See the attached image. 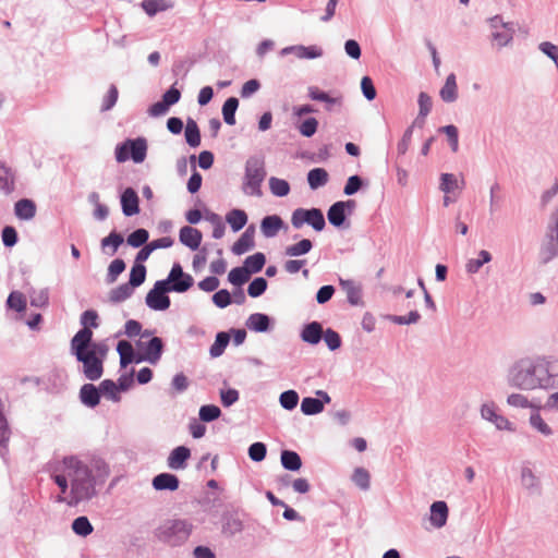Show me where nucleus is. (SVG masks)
Returning <instances> with one entry per match:
<instances>
[{
  "label": "nucleus",
  "mask_w": 558,
  "mask_h": 558,
  "mask_svg": "<svg viewBox=\"0 0 558 558\" xmlns=\"http://www.w3.org/2000/svg\"><path fill=\"white\" fill-rule=\"evenodd\" d=\"M281 464L287 470L298 471L302 466V461L295 451L283 450L281 452Z\"/></svg>",
  "instance_id": "obj_28"
},
{
  "label": "nucleus",
  "mask_w": 558,
  "mask_h": 558,
  "mask_svg": "<svg viewBox=\"0 0 558 558\" xmlns=\"http://www.w3.org/2000/svg\"><path fill=\"white\" fill-rule=\"evenodd\" d=\"M80 398L85 405L95 408L100 400L99 389L93 384H85L80 390Z\"/></svg>",
  "instance_id": "obj_20"
},
{
  "label": "nucleus",
  "mask_w": 558,
  "mask_h": 558,
  "mask_svg": "<svg viewBox=\"0 0 558 558\" xmlns=\"http://www.w3.org/2000/svg\"><path fill=\"white\" fill-rule=\"evenodd\" d=\"M301 337H302V340L307 343H311V344L318 343L323 337L322 325L317 322L310 323L302 330Z\"/></svg>",
  "instance_id": "obj_22"
},
{
  "label": "nucleus",
  "mask_w": 558,
  "mask_h": 558,
  "mask_svg": "<svg viewBox=\"0 0 558 558\" xmlns=\"http://www.w3.org/2000/svg\"><path fill=\"white\" fill-rule=\"evenodd\" d=\"M250 270L244 267H235L229 272L228 279L234 286H242L250 279Z\"/></svg>",
  "instance_id": "obj_41"
},
{
  "label": "nucleus",
  "mask_w": 558,
  "mask_h": 558,
  "mask_svg": "<svg viewBox=\"0 0 558 558\" xmlns=\"http://www.w3.org/2000/svg\"><path fill=\"white\" fill-rule=\"evenodd\" d=\"M440 97L446 102H452L458 97V86L454 74H449L446 78L445 85L440 89Z\"/></svg>",
  "instance_id": "obj_23"
},
{
  "label": "nucleus",
  "mask_w": 558,
  "mask_h": 558,
  "mask_svg": "<svg viewBox=\"0 0 558 558\" xmlns=\"http://www.w3.org/2000/svg\"><path fill=\"white\" fill-rule=\"evenodd\" d=\"M148 236L147 230L137 229L128 236V243L133 247H140L147 242Z\"/></svg>",
  "instance_id": "obj_54"
},
{
  "label": "nucleus",
  "mask_w": 558,
  "mask_h": 558,
  "mask_svg": "<svg viewBox=\"0 0 558 558\" xmlns=\"http://www.w3.org/2000/svg\"><path fill=\"white\" fill-rule=\"evenodd\" d=\"M350 211L355 208V202L349 199L347 202H337L330 206L327 213L328 220L331 225L340 227L345 220V209Z\"/></svg>",
  "instance_id": "obj_11"
},
{
  "label": "nucleus",
  "mask_w": 558,
  "mask_h": 558,
  "mask_svg": "<svg viewBox=\"0 0 558 558\" xmlns=\"http://www.w3.org/2000/svg\"><path fill=\"white\" fill-rule=\"evenodd\" d=\"M179 238L182 244L194 251L199 247L203 235L199 230L185 226L181 228Z\"/></svg>",
  "instance_id": "obj_14"
},
{
  "label": "nucleus",
  "mask_w": 558,
  "mask_h": 558,
  "mask_svg": "<svg viewBox=\"0 0 558 558\" xmlns=\"http://www.w3.org/2000/svg\"><path fill=\"white\" fill-rule=\"evenodd\" d=\"M227 222L231 226L233 231L241 230L247 222L245 211L241 209H232L226 217Z\"/></svg>",
  "instance_id": "obj_30"
},
{
  "label": "nucleus",
  "mask_w": 558,
  "mask_h": 558,
  "mask_svg": "<svg viewBox=\"0 0 558 558\" xmlns=\"http://www.w3.org/2000/svg\"><path fill=\"white\" fill-rule=\"evenodd\" d=\"M123 238L117 232H111L108 236L101 240L102 247L111 246V255L114 254L118 247L122 244Z\"/></svg>",
  "instance_id": "obj_58"
},
{
  "label": "nucleus",
  "mask_w": 558,
  "mask_h": 558,
  "mask_svg": "<svg viewBox=\"0 0 558 558\" xmlns=\"http://www.w3.org/2000/svg\"><path fill=\"white\" fill-rule=\"evenodd\" d=\"M534 359L522 357L511 367L508 376V383L511 387L522 390H534Z\"/></svg>",
  "instance_id": "obj_3"
},
{
  "label": "nucleus",
  "mask_w": 558,
  "mask_h": 558,
  "mask_svg": "<svg viewBox=\"0 0 558 558\" xmlns=\"http://www.w3.org/2000/svg\"><path fill=\"white\" fill-rule=\"evenodd\" d=\"M329 180V174L324 168H314L307 173V182L312 190L324 186Z\"/></svg>",
  "instance_id": "obj_25"
},
{
  "label": "nucleus",
  "mask_w": 558,
  "mask_h": 558,
  "mask_svg": "<svg viewBox=\"0 0 558 558\" xmlns=\"http://www.w3.org/2000/svg\"><path fill=\"white\" fill-rule=\"evenodd\" d=\"M291 223L296 229H300L304 223H307L316 231H322L326 225L323 211L318 208L295 209L291 217Z\"/></svg>",
  "instance_id": "obj_7"
},
{
  "label": "nucleus",
  "mask_w": 558,
  "mask_h": 558,
  "mask_svg": "<svg viewBox=\"0 0 558 558\" xmlns=\"http://www.w3.org/2000/svg\"><path fill=\"white\" fill-rule=\"evenodd\" d=\"M239 106V100L235 97L228 98L222 106V116L227 124L233 125L235 123V111Z\"/></svg>",
  "instance_id": "obj_33"
},
{
  "label": "nucleus",
  "mask_w": 558,
  "mask_h": 558,
  "mask_svg": "<svg viewBox=\"0 0 558 558\" xmlns=\"http://www.w3.org/2000/svg\"><path fill=\"white\" fill-rule=\"evenodd\" d=\"M535 389L548 388L553 379L558 376V360L547 357L534 359Z\"/></svg>",
  "instance_id": "obj_6"
},
{
  "label": "nucleus",
  "mask_w": 558,
  "mask_h": 558,
  "mask_svg": "<svg viewBox=\"0 0 558 558\" xmlns=\"http://www.w3.org/2000/svg\"><path fill=\"white\" fill-rule=\"evenodd\" d=\"M125 269V263L117 258L112 260L108 268V281L110 283L114 282L120 274H122Z\"/></svg>",
  "instance_id": "obj_57"
},
{
  "label": "nucleus",
  "mask_w": 558,
  "mask_h": 558,
  "mask_svg": "<svg viewBox=\"0 0 558 558\" xmlns=\"http://www.w3.org/2000/svg\"><path fill=\"white\" fill-rule=\"evenodd\" d=\"M266 289H267V281L264 278L259 277V278H255L250 283V286L247 288V293L252 298H257V296L262 295Z\"/></svg>",
  "instance_id": "obj_55"
},
{
  "label": "nucleus",
  "mask_w": 558,
  "mask_h": 558,
  "mask_svg": "<svg viewBox=\"0 0 558 558\" xmlns=\"http://www.w3.org/2000/svg\"><path fill=\"white\" fill-rule=\"evenodd\" d=\"M323 410H324V403L319 399L306 397L302 400L301 411L305 415H315V414L323 412Z\"/></svg>",
  "instance_id": "obj_32"
},
{
  "label": "nucleus",
  "mask_w": 558,
  "mask_h": 558,
  "mask_svg": "<svg viewBox=\"0 0 558 558\" xmlns=\"http://www.w3.org/2000/svg\"><path fill=\"white\" fill-rule=\"evenodd\" d=\"M230 337L227 332H219L216 336L214 344L210 347V355L217 357L221 355L228 345Z\"/></svg>",
  "instance_id": "obj_44"
},
{
  "label": "nucleus",
  "mask_w": 558,
  "mask_h": 558,
  "mask_svg": "<svg viewBox=\"0 0 558 558\" xmlns=\"http://www.w3.org/2000/svg\"><path fill=\"white\" fill-rule=\"evenodd\" d=\"M7 303L10 308L15 310L16 312H23L26 308V299L17 291L10 293Z\"/></svg>",
  "instance_id": "obj_51"
},
{
  "label": "nucleus",
  "mask_w": 558,
  "mask_h": 558,
  "mask_svg": "<svg viewBox=\"0 0 558 558\" xmlns=\"http://www.w3.org/2000/svg\"><path fill=\"white\" fill-rule=\"evenodd\" d=\"M117 351L120 354V363L121 366H126L128 364L133 362L134 350L132 344L129 341L121 340L118 342Z\"/></svg>",
  "instance_id": "obj_34"
},
{
  "label": "nucleus",
  "mask_w": 558,
  "mask_h": 558,
  "mask_svg": "<svg viewBox=\"0 0 558 558\" xmlns=\"http://www.w3.org/2000/svg\"><path fill=\"white\" fill-rule=\"evenodd\" d=\"M282 219L277 215H272L267 216L262 220L260 229L266 238H272L279 232V230L282 228Z\"/></svg>",
  "instance_id": "obj_19"
},
{
  "label": "nucleus",
  "mask_w": 558,
  "mask_h": 558,
  "mask_svg": "<svg viewBox=\"0 0 558 558\" xmlns=\"http://www.w3.org/2000/svg\"><path fill=\"white\" fill-rule=\"evenodd\" d=\"M270 192L279 197L287 196L290 193V184L283 179L271 177L269 179Z\"/></svg>",
  "instance_id": "obj_37"
},
{
  "label": "nucleus",
  "mask_w": 558,
  "mask_h": 558,
  "mask_svg": "<svg viewBox=\"0 0 558 558\" xmlns=\"http://www.w3.org/2000/svg\"><path fill=\"white\" fill-rule=\"evenodd\" d=\"M170 291L168 282L165 280L157 281L154 288L146 295V304L155 311H165L170 306V299L166 294Z\"/></svg>",
  "instance_id": "obj_8"
},
{
  "label": "nucleus",
  "mask_w": 558,
  "mask_h": 558,
  "mask_svg": "<svg viewBox=\"0 0 558 558\" xmlns=\"http://www.w3.org/2000/svg\"><path fill=\"white\" fill-rule=\"evenodd\" d=\"M52 478L61 489L59 502L76 506L96 495L90 469L75 457L64 458L61 469L54 471Z\"/></svg>",
  "instance_id": "obj_1"
},
{
  "label": "nucleus",
  "mask_w": 558,
  "mask_h": 558,
  "mask_svg": "<svg viewBox=\"0 0 558 558\" xmlns=\"http://www.w3.org/2000/svg\"><path fill=\"white\" fill-rule=\"evenodd\" d=\"M441 131L448 136L451 149L453 153L458 151L459 141H458V129L454 125H446L441 128Z\"/></svg>",
  "instance_id": "obj_63"
},
{
  "label": "nucleus",
  "mask_w": 558,
  "mask_h": 558,
  "mask_svg": "<svg viewBox=\"0 0 558 558\" xmlns=\"http://www.w3.org/2000/svg\"><path fill=\"white\" fill-rule=\"evenodd\" d=\"M267 448L263 442H254L248 448V457L255 461L260 462L265 459Z\"/></svg>",
  "instance_id": "obj_56"
},
{
  "label": "nucleus",
  "mask_w": 558,
  "mask_h": 558,
  "mask_svg": "<svg viewBox=\"0 0 558 558\" xmlns=\"http://www.w3.org/2000/svg\"><path fill=\"white\" fill-rule=\"evenodd\" d=\"M313 247V243L308 239H303L298 243L289 245L284 250V254L290 257H296L307 254Z\"/></svg>",
  "instance_id": "obj_27"
},
{
  "label": "nucleus",
  "mask_w": 558,
  "mask_h": 558,
  "mask_svg": "<svg viewBox=\"0 0 558 558\" xmlns=\"http://www.w3.org/2000/svg\"><path fill=\"white\" fill-rule=\"evenodd\" d=\"M492 260V255L489 252L482 250L478 253V258H472L466 263V270L470 274H476L480 268Z\"/></svg>",
  "instance_id": "obj_38"
},
{
  "label": "nucleus",
  "mask_w": 558,
  "mask_h": 558,
  "mask_svg": "<svg viewBox=\"0 0 558 558\" xmlns=\"http://www.w3.org/2000/svg\"><path fill=\"white\" fill-rule=\"evenodd\" d=\"M166 281L168 282L170 290L175 292H185L193 284L192 276L184 274L182 267L179 264L173 265L168 276V280Z\"/></svg>",
  "instance_id": "obj_10"
},
{
  "label": "nucleus",
  "mask_w": 558,
  "mask_h": 558,
  "mask_svg": "<svg viewBox=\"0 0 558 558\" xmlns=\"http://www.w3.org/2000/svg\"><path fill=\"white\" fill-rule=\"evenodd\" d=\"M507 403L514 408H536L539 409V405H534L532 402L529 401V399L522 395V393H511L507 398Z\"/></svg>",
  "instance_id": "obj_49"
},
{
  "label": "nucleus",
  "mask_w": 558,
  "mask_h": 558,
  "mask_svg": "<svg viewBox=\"0 0 558 558\" xmlns=\"http://www.w3.org/2000/svg\"><path fill=\"white\" fill-rule=\"evenodd\" d=\"M185 140L192 147H197L201 144V132L197 123L193 119H189L186 122Z\"/></svg>",
  "instance_id": "obj_31"
},
{
  "label": "nucleus",
  "mask_w": 558,
  "mask_h": 558,
  "mask_svg": "<svg viewBox=\"0 0 558 558\" xmlns=\"http://www.w3.org/2000/svg\"><path fill=\"white\" fill-rule=\"evenodd\" d=\"M146 278V268L142 264H135L130 274L129 283L132 288L141 286Z\"/></svg>",
  "instance_id": "obj_42"
},
{
  "label": "nucleus",
  "mask_w": 558,
  "mask_h": 558,
  "mask_svg": "<svg viewBox=\"0 0 558 558\" xmlns=\"http://www.w3.org/2000/svg\"><path fill=\"white\" fill-rule=\"evenodd\" d=\"M254 245V229L250 227L242 233L239 240L233 244L232 252L236 255H242L252 250Z\"/></svg>",
  "instance_id": "obj_17"
},
{
  "label": "nucleus",
  "mask_w": 558,
  "mask_h": 558,
  "mask_svg": "<svg viewBox=\"0 0 558 558\" xmlns=\"http://www.w3.org/2000/svg\"><path fill=\"white\" fill-rule=\"evenodd\" d=\"M192 524L185 520H168L157 530V537L172 546H177L185 542L191 532Z\"/></svg>",
  "instance_id": "obj_5"
},
{
  "label": "nucleus",
  "mask_w": 558,
  "mask_h": 558,
  "mask_svg": "<svg viewBox=\"0 0 558 558\" xmlns=\"http://www.w3.org/2000/svg\"><path fill=\"white\" fill-rule=\"evenodd\" d=\"M122 210L125 216H133L138 214V196L136 192L128 187L121 195Z\"/></svg>",
  "instance_id": "obj_16"
},
{
  "label": "nucleus",
  "mask_w": 558,
  "mask_h": 558,
  "mask_svg": "<svg viewBox=\"0 0 558 558\" xmlns=\"http://www.w3.org/2000/svg\"><path fill=\"white\" fill-rule=\"evenodd\" d=\"M99 392L104 393L113 401L120 400L119 388L117 384L110 379H105L101 381L99 386Z\"/></svg>",
  "instance_id": "obj_47"
},
{
  "label": "nucleus",
  "mask_w": 558,
  "mask_h": 558,
  "mask_svg": "<svg viewBox=\"0 0 558 558\" xmlns=\"http://www.w3.org/2000/svg\"><path fill=\"white\" fill-rule=\"evenodd\" d=\"M361 88L363 95L367 100H373L376 97V89L373 84V81L369 76H363L361 80Z\"/></svg>",
  "instance_id": "obj_62"
},
{
  "label": "nucleus",
  "mask_w": 558,
  "mask_h": 558,
  "mask_svg": "<svg viewBox=\"0 0 558 558\" xmlns=\"http://www.w3.org/2000/svg\"><path fill=\"white\" fill-rule=\"evenodd\" d=\"M324 340L330 350H337L341 345V338L338 332L332 329H327L324 332Z\"/></svg>",
  "instance_id": "obj_61"
},
{
  "label": "nucleus",
  "mask_w": 558,
  "mask_h": 558,
  "mask_svg": "<svg viewBox=\"0 0 558 558\" xmlns=\"http://www.w3.org/2000/svg\"><path fill=\"white\" fill-rule=\"evenodd\" d=\"M118 95H119L118 88L114 85H111L107 95L104 97L101 110L102 111L110 110L116 105V102L118 100Z\"/></svg>",
  "instance_id": "obj_60"
},
{
  "label": "nucleus",
  "mask_w": 558,
  "mask_h": 558,
  "mask_svg": "<svg viewBox=\"0 0 558 558\" xmlns=\"http://www.w3.org/2000/svg\"><path fill=\"white\" fill-rule=\"evenodd\" d=\"M35 204L29 199H21L15 204V215L20 219H32L35 216Z\"/></svg>",
  "instance_id": "obj_29"
},
{
  "label": "nucleus",
  "mask_w": 558,
  "mask_h": 558,
  "mask_svg": "<svg viewBox=\"0 0 558 558\" xmlns=\"http://www.w3.org/2000/svg\"><path fill=\"white\" fill-rule=\"evenodd\" d=\"M71 351L83 364V373L89 380H97L104 373V361L108 348L104 343L93 342L90 328H82L71 340Z\"/></svg>",
  "instance_id": "obj_2"
},
{
  "label": "nucleus",
  "mask_w": 558,
  "mask_h": 558,
  "mask_svg": "<svg viewBox=\"0 0 558 558\" xmlns=\"http://www.w3.org/2000/svg\"><path fill=\"white\" fill-rule=\"evenodd\" d=\"M221 415V411L217 405L208 404L199 409V418L204 422H211Z\"/></svg>",
  "instance_id": "obj_52"
},
{
  "label": "nucleus",
  "mask_w": 558,
  "mask_h": 558,
  "mask_svg": "<svg viewBox=\"0 0 558 558\" xmlns=\"http://www.w3.org/2000/svg\"><path fill=\"white\" fill-rule=\"evenodd\" d=\"M369 473L364 468H356L352 475V481L356 486H359L361 489H368L369 488Z\"/></svg>",
  "instance_id": "obj_46"
},
{
  "label": "nucleus",
  "mask_w": 558,
  "mask_h": 558,
  "mask_svg": "<svg viewBox=\"0 0 558 558\" xmlns=\"http://www.w3.org/2000/svg\"><path fill=\"white\" fill-rule=\"evenodd\" d=\"M162 348L163 344L161 339L158 337H154L145 347L143 355L137 360V362L147 361L151 364H156L160 360Z\"/></svg>",
  "instance_id": "obj_13"
},
{
  "label": "nucleus",
  "mask_w": 558,
  "mask_h": 558,
  "mask_svg": "<svg viewBox=\"0 0 558 558\" xmlns=\"http://www.w3.org/2000/svg\"><path fill=\"white\" fill-rule=\"evenodd\" d=\"M269 326V318L264 314H252L247 320V327L255 331H266Z\"/></svg>",
  "instance_id": "obj_39"
},
{
  "label": "nucleus",
  "mask_w": 558,
  "mask_h": 558,
  "mask_svg": "<svg viewBox=\"0 0 558 558\" xmlns=\"http://www.w3.org/2000/svg\"><path fill=\"white\" fill-rule=\"evenodd\" d=\"M318 121L315 118H308L299 126V131L303 136L311 137L317 131Z\"/></svg>",
  "instance_id": "obj_59"
},
{
  "label": "nucleus",
  "mask_w": 558,
  "mask_h": 558,
  "mask_svg": "<svg viewBox=\"0 0 558 558\" xmlns=\"http://www.w3.org/2000/svg\"><path fill=\"white\" fill-rule=\"evenodd\" d=\"M133 289L134 288H132L129 282L117 287L110 292V301L113 303H119L129 299L133 293Z\"/></svg>",
  "instance_id": "obj_40"
},
{
  "label": "nucleus",
  "mask_w": 558,
  "mask_h": 558,
  "mask_svg": "<svg viewBox=\"0 0 558 558\" xmlns=\"http://www.w3.org/2000/svg\"><path fill=\"white\" fill-rule=\"evenodd\" d=\"M308 96L311 99L324 101L328 104V106L336 104L340 105L342 100L341 97H330L327 93L320 90L318 87L315 86L308 88ZM327 109H330V107H328Z\"/></svg>",
  "instance_id": "obj_36"
},
{
  "label": "nucleus",
  "mask_w": 558,
  "mask_h": 558,
  "mask_svg": "<svg viewBox=\"0 0 558 558\" xmlns=\"http://www.w3.org/2000/svg\"><path fill=\"white\" fill-rule=\"evenodd\" d=\"M153 487L156 490H177L179 478L170 473H160L153 478Z\"/></svg>",
  "instance_id": "obj_18"
},
{
  "label": "nucleus",
  "mask_w": 558,
  "mask_h": 558,
  "mask_svg": "<svg viewBox=\"0 0 558 558\" xmlns=\"http://www.w3.org/2000/svg\"><path fill=\"white\" fill-rule=\"evenodd\" d=\"M293 52L298 58H306V59H314L322 56V50L319 48H316L314 46L311 47H304V46H293V47H287L282 49V53H289Z\"/></svg>",
  "instance_id": "obj_24"
},
{
  "label": "nucleus",
  "mask_w": 558,
  "mask_h": 558,
  "mask_svg": "<svg viewBox=\"0 0 558 558\" xmlns=\"http://www.w3.org/2000/svg\"><path fill=\"white\" fill-rule=\"evenodd\" d=\"M265 162L262 158L251 157L245 165L243 191L247 195H262V183L265 180Z\"/></svg>",
  "instance_id": "obj_4"
},
{
  "label": "nucleus",
  "mask_w": 558,
  "mask_h": 558,
  "mask_svg": "<svg viewBox=\"0 0 558 558\" xmlns=\"http://www.w3.org/2000/svg\"><path fill=\"white\" fill-rule=\"evenodd\" d=\"M14 178L11 169L3 162H0V189L9 192L13 185Z\"/></svg>",
  "instance_id": "obj_48"
},
{
  "label": "nucleus",
  "mask_w": 558,
  "mask_h": 558,
  "mask_svg": "<svg viewBox=\"0 0 558 558\" xmlns=\"http://www.w3.org/2000/svg\"><path fill=\"white\" fill-rule=\"evenodd\" d=\"M539 49L548 56L558 66V47L549 41H544L539 45Z\"/></svg>",
  "instance_id": "obj_64"
},
{
  "label": "nucleus",
  "mask_w": 558,
  "mask_h": 558,
  "mask_svg": "<svg viewBox=\"0 0 558 558\" xmlns=\"http://www.w3.org/2000/svg\"><path fill=\"white\" fill-rule=\"evenodd\" d=\"M73 531L81 536H87L93 532V526L86 517H78L72 523Z\"/></svg>",
  "instance_id": "obj_50"
},
{
  "label": "nucleus",
  "mask_w": 558,
  "mask_h": 558,
  "mask_svg": "<svg viewBox=\"0 0 558 558\" xmlns=\"http://www.w3.org/2000/svg\"><path fill=\"white\" fill-rule=\"evenodd\" d=\"M191 457V451L184 446L174 448L168 457V466L172 470H181L185 468L186 461Z\"/></svg>",
  "instance_id": "obj_15"
},
{
  "label": "nucleus",
  "mask_w": 558,
  "mask_h": 558,
  "mask_svg": "<svg viewBox=\"0 0 558 558\" xmlns=\"http://www.w3.org/2000/svg\"><path fill=\"white\" fill-rule=\"evenodd\" d=\"M556 226L542 243L538 252L541 264H547L558 255V211L554 214Z\"/></svg>",
  "instance_id": "obj_9"
},
{
  "label": "nucleus",
  "mask_w": 558,
  "mask_h": 558,
  "mask_svg": "<svg viewBox=\"0 0 558 558\" xmlns=\"http://www.w3.org/2000/svg\"><path fill=\"white\" fill-rule=\"evenodd\" d=\"M280 404L287 410H293L299 402V395L294 390H287L280 395Z\"/></svg>",
  "instance_id": "obj_53"
},
{
  "label": "nucleus",
  "mask_w": 558,
  "mask_h": 558,
  "mask_svg": "<svg viewBox=\"0 0 558 558\" xmlns=\"http://www.w3.org/2000/svg\"><path fill=\"white\" fill-rule=\"evenodd\" d=\"M266 263L265 255L263 253H255L244 260V268H247L250 270V275L254 272H258L263 269L264 265Z\"/></svg>",
  "instance_id": "obj_35"
},
{
  "label": "nucleus",
  "mask_w": 558,
  "mask_h": 558,
  "mask_svg": "<svg viewBox=\"0 0 558 558\" xmlns=\"http://www.w3.org/2000/svg\"><path fill=\"white\" fill-rule=\"evenodd\" d=\"M172 2L170 0H144L142 2V8L148 15H155L157 12L166 11L172 8Z\"/></svg>",
  "instance_id": "obj_26"
},
{
  "label": "nucleus",
  "mask_w": 558,
  "mask_h": 558,
  "mask_svg": "<svg viewBox=\"0 0 558 558\" xmlns=\"http://www.w3.org/2000/svg\"><path fill=\"white\" fill-rule=\"evenodd\" d=\"M530 424L533 428L539 432L544 436H549L553 434V429L549 425L544 421L538 412L532 413L530 416Z\"/></svg>",
  "instance_id": "obj_43"
},
{
  "label": "nucleus",
  "mask_w": 558,
  "mask_h": 558,
  "mask_svg": "<svg viewBox=\"0 0 558 558\" xmlns=\"http://www.w3.org/2000/svg\"><path fill=\"white\" fill-rule=\"evenodd\" d=\"M343 290L347 292L351 304L356 305L361 301V289L353 281H341Z\"/></svg>",
  "instance_id": "obj_45"
},
{
  "label": "nucleus",
  "mask_w": 558,
  "mask_h": 558,
  "mask_svg": "<svg viewBox=\"0 0 558 558\" xmlns=\"http://www.w3.org/2000/svg\"><path fill=\"white\" fill-rule=\"evenodd\" d=\"M448 514L449 509L445 501L433 502L429 515L430 524L436 529L442 527L447 523Z\"/></svg>",
  "instance_id": "obj_12"
},
{
  "label": "nucleus",
  "mask_w": 558,
  "mask_h": 558,
  "mask_svg": "<svg viewBox=\"0 0 558 558\" xmlns=\"http://www.w3.org/2000/svg\"><path fill=\"white\" fill-rule=\"evenodd\" d=\"M128 146L134 162L144 161L147 153V144L144 138L128 140Z\"/></svg>",
  "instance_id": "obj_21"
}]
</instances>
